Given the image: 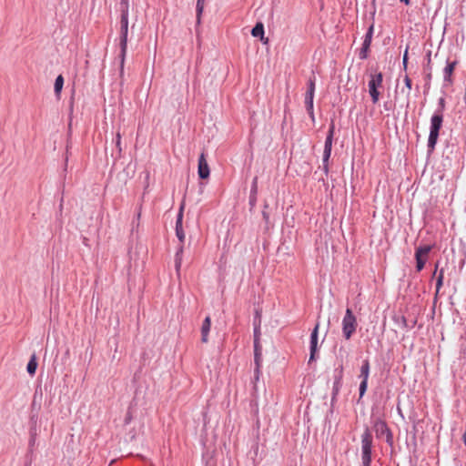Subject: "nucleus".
I'll return each instance as SVG.
<instances>
[{
  "label": "nucleus",
  "mask_w": 466,
  "mask_h": 466,
  "mask_svg": "<svg viewBox=\"0 0 466 466\" xmlns=\"http://www.w3.org/2000/svg\"><path fill=\"white\" fill-rule=\"evenodd\" d=\"M121 37H120V46H121V70H123L125 57L127 49V34H128V13L127 10L122 12L121 15Z\"/></svg>",
  "instance_id": "obj_1"
},
{
  "label": "nucleus",
  "mask_w": 466,
  "mask_h": 466,
  "mask_svg": "<svg viewBox=\"0 0 466 466\" xmlns=\"http://www.w3.org/2000/svg\"><path fill=\"white\" fill-rule=\"evenodd\" d=\"M442 122H443V116H442L441 112L436 113L431 116V130H430V135H429V139H428V147L431 149H433L435 147V145L437 143L438 137H439V131L442 126Z\"/></svg>",
  "instance_id": "obj_2"
},
{
  "label": "nucleus",
  "mask_w": 466,
  "mask_h": 466,
  "mask_svg": "<svg viewBox=\"0 0 466 466\" xmlns=\"http://www.w3.org/2000/svg\"><path fill=\"white\" fill-rule=\"evenodd\" d=\"M372 436L369 429L361 435V459L364 466H370L371 462Z\"/></svg>",
  "instance_id": "obj_3"
},
{
  "label": "nucleus",
  "mask_w": 466,
  "mask_h": 466,
  "mask_svg": "<svg viewBox=\"0 0 466 466\" xmlns=\"http://www.w3.org/2000/svg\"><path fill=\"white\" fill-rule=\"evenodd\" d=\"M373 430L376 437L380 440H384L390 446L393 445V435L387 423L378 419L374 421Z\"/></svg>",
  "instance_id": "obj_4"
},
{
  "label": "nucleus",
  "mask_w": 466,
  "mask_h": 466,
  "mask_svg": "<svg viewBox=\"0 0 466 466\" xmlns=\"http://www.w3.org/2000/svg\"><path fill=\"white\" fill-rule=\"evenodd\" d=\"M357 319L350 309H346L345 316L342 319V332L346 339H350L356 331Z\"/></svg>",
  "instance_id": "obj_5"
},
{
  "label": "nucleus",
  "mask_w": 466,
  "mask_h": 466,
  "mask_svg": "<svg viewBox=\"0 0 466 466\" xmlns=\"http://www.w3.org/2000/svg\"><path fill=\"white\" fill-rule=\"evenodd\" d=\"M382 79V74L378 73L371 75V78L369 81V93L374 104H376L380 99V92L378 91V87L381 86Z\"/></svg>",
  "instance_id": "obj_6"
},
{
  "label": "nucleus",
  "mask_w": 466,
  "mask_h": 466,
  "mask_svg": "<svg viewBox=\"0 0 466 466\" xmlns=\"http://www.w3.org/2000/svg\"><path fill=\"white\" fill-rule=\"evenodd\" d=\"M432 247L431 245H425L422 247H419L415 251V259H416V268L417 271H421L428 260L429 253L431 252Z\"/></svg>",
  "instance_id": "obj_7"
},
{
  "label": "nucleus",
  "mask_w": 466,
  "mask_h": 466,
  "mask_svg": "<svg viewBox=\"0 0 466 466\" xmlns=\"http://www.w3.org/2000/svg\"><path fill=\"white\" fill-rule=\"evenodd\" d=\"M369 375H370V362L368 360H365L362 362V365L360 368V373L359 376L361 379V382L360 385V398H362L367 390Z\"/></svg>",
  "instance_id": "obj_8"
},
{
  "label": "nucleus",
  "mask_w": 466,
  "mask_h": 466,
  "mask_svg": "<svg viewBox=\"0 0 466 466\" xmlns=\"http://www.w3.org/2000/svg\"><path fill=\"white\" fill-rule=\"evenodd\" d=\"M198 173L200 178L206 179L209 177L210 169L206 159L205 153H202L198 158Z\"/></svg>",
  "instance_id": "obj_9"
},
{
  "label": "nucleus",
  "mask_w": 466,
  "mask_h": 466,
  "mask_svg": "<svg viewBox=\"0 0 466 466\" xmlns=\"http://www.w3.org/2000/svg\"><path fill=\"white\" fill-rule=\"evenodd\" d=\"M319 325L317 324L311 333L310 336V357L309 361L313 360L315 358V353L317 351V344H318V330Z\"/></svg>",
  "instance_id": "obj_10"
},
{
  "label": "nucleus",
  "mask_w": 466,
  "mask_h": 466,
  "mask_svg": "<svg viewBox=\"0 0 466 466\" xmlns=\"http://www.w3.org/2000/svg\"><path fill=\"white\" fill-rule=\"evenodd\" d=\"M211 328V319L209 316L206 317L201 327V341L207 343L208 341V334Z\"/></svg>",
  "instance_id": "obj_11"
},
{
  "label": "nucleus",
  "mask_w": 466,
  "mask_h": 466,
  "mask_svg": "<svg viewBox=\"0 0 466 466\" xmlns=\"http://www.w3.org/2000/svg\"><path fill=\"white\" fill-rule=\"evenodd\" d=\"M456 65H457L456 61L450 62L447 64L446 67L444 68V81L448 82L449 84H452L451 76L456 67Z\"/></svg>",
  "instance_id": "obj_12"
},
{
  "label": "nucleus",
  "mask_w": 466,
  "mask_h": 466,
  "mask_svg": "<svg viewBox=\"0 0 466 466\" xmlns=\"http://www.w3.org/2000/svg\"><path fill=\"white\" fill-rule=\"evenodd\" d=\"M251 35L254 37H260V39L266 44L268 38L264 40V25L262 23H258L251 30Z\"/></svg>",
  "instance_id": "obj_13"
},
{
  "label": "nucleus",
  "mask_w": 466,
  "mask_h": 466,
  "mask_svg": "<svg viewBox=\"0 0 466 466\" xmlns=\"http://www.w3.org/2000/svg\"><path fill=\"white\" fill-rule=\"evenodd\" d=\"M313 99H314V94L307 93L305 94V106L307 108V111L310 115V116L313 118Z\"/></svg>",
  "instance_id": "obj_14"
},
{
  "label": "nucleus",
  "mask_w": 466,
  "mask_h": 466,
  "mask_svg": "<svg viewBox=\"0 0 466 466\" xmlns=\"http://www.w3.org/2000/svg\"><path fill=\"white\" fill-rule=\"evenodd\" d=\"M372 34H373V25H370L366 34V36H365V39H364V42L362 45V53L366 52L369 49L370 43H371Z\"/></svg>",
  "instance_id": "obj_15"
},
{
  "label": "nucleus",
  "mask_w": 466,
  "mask_h": 466,
  "mask_svg": "<svg viewBox=\"0 0 466 466\" xmlns=\"http://www.w3.org/2000/svg\"><path fill=\"white\" fill-rule=\"evenodd\" d=\"M330 155H331V150H329L328 149H324V152H323V158H322V162H323V171L324 173L327 175L329 173V159L330 157Z\"/></svg>",
  "instance_id": "obj_16"
},
{
  "label": "nucleus",
  "mask_w": 466,
  "mask_h": 466,
  "mask_svg": "<svg viewBox=\"0 0 466 466\" xmlns=\"http://www.w3.org/2000/svg\"><path fill=\"white\" fill-rule=\"evenodd\" d=\"M333 133H334V126L332 125L329 130V134L325 140L324 149L331 150L332 149V140H333Z\"/></svg>",
  "instance_id": "obj_17"
},
{
  "label": "nucleus",
  "mask_w": 466,
  "mask_h": 466,
  "mask_svg": "<svg viewBox=\"0 0 466 466\" xmlns=\"http://www.w3.org/2000/svg\"><path fill=\"white\" fill-rule=\"evenodd\" d=\"M185 208V203L182 202L178 210L177 222H176V229H182V221H183V212Z\"/></svg>",
  "instance_id": "obj_18"
},
{
  "label": "nucleus",
  "mask_w": 466,
  "mask_h": 466,
  "mask_svg": "<svg viewBox=\"0 0 466 466\" xmlns=\"http://www.w3.org/2000/svg\"><path fill=\"white\" fill-rule=\"evenodd\" d=\"M254 348H255V362H256V365H257V369L258 370L259 362H260V357H261V348H260L257 339L254 341Z\"/></svg>",
  "instance_id": "obj_19"
},
{
  "label": "nucleus",
  "mask_w": 466,
  "mask_h": 466,
  "mask_svg": "<svg viewBox=\"0 0 466 466\" xmlns=\"http://www.w3.org/2000/svg\"><path fill=\"white\" fill-rule=\"evenodd\" d=\"M36 368H37V362L35 360V356H32L31 360H29V362L27 364V367H26L27 372L29 374L33 375L35 373Z\"/></svg>",
  "instance_id": "obj_20"
},
{
  "label": "nucleus",
  "mask_w": 466,
  "mask_h": 466,
  "mask_svg": "<svg viewBox=\"0 0 466 466\" xmlns=\"http://www.w3.org/2000/svg\"><path fill=\"white\" fill-rule=\"evenodd\" d=\"M443 279H444V269L441 268L437 276V282H436V295L439 293L440 289H441L443 285Z\"/></svg>",
  "instance_id": "obj_21"
},
{
  "label": "nucleus",
  "mask_w": 466,
  "mask_h": 466,
  "mask_svg": "<svg viewBox=\"0 0 466 466\" xmlns=\"http://www.w3.org/2000/svg\"><path fill=\"white\" fill-rule=\"evenodd\" d=\"M64 85V77L59 75L55 81V92L56 95H59Z\"/></svg>",
  "instance_id": "obj_22"
},
{
  "label": "nucleus",
  "mask_w": 466,
  "mask_h": 466,
  "mask_svg": "<svg viewBox=\"0 0 466 466\" xmlns=\"http://www.w3.org/2000/svg\"><path fill=\"white\" fill-rule=\"evenodd\" d=\"M206 0H198L197 1V21L200 23L201 15L204 9Z\"/></svg>",
  "instance_id": "obj_23"
},
{
  "label": "nucleus",
  "mask_w": 466,
  "mask_h": 466,
  "mask_svg": "<svg viewBox=\"0 0 466 466\" xmlns=\"http://www.w3.org/2000/svg\"><path fill=\"white\" fill-rule=\"evenodd\" d=\"M307 93L315 94V78H309Z\"/></svg>",
  "instance_id": "obj_24"
},
{
  "label": "nucleus",
  "mask_w": 466,
  "mask_h": 466,
  "mask_svg": "<svg viewBox=\"0 0 466 466\" xmlns=\"http://www.w3.org/2000/svg\"><path fill=\"white\" fill-rule=\"evenodd\" d=\"M182 251H183V248L181 246L179 248L178 251L177 252V260H176L177 269H178L180 268V265H181V254H182Z\"/></svg>",
  "instance_id": "obj_25"
},
{
  "label": "nucleus",
  "mask_w": 466,
  "mask_h": 466,
  "mask_svg": "<svg viewBox=\"0 0 466 466\" xmlns=\"http://www.w3.org/2000/svg\"><path fill=\"white\" fill-rule=\"evenodd\" d=\"M176 234H177V237L179 239L180 243H183L185 240V238H186L183 228L176 229Z\"/></svg>",
  "instance_id": "obj_26"
},
{
  "label": "nucleus",
  "mask_w": 466,
  "mask_h": 466,
  "mask_svg": "<svg viewBox=\"0 0 466 466\" xmlns=\"http://www.w3.org/2000/svg\"><path fill=\"white\" fill-rule=\"evenodd\" d=\"M404 82H405V86L408 88V94H409L410 91L411 90V80L408 76H406L404 78Z\"/></svg>",
  "instance_id": "obj_27"
},
{
  "label": "nucleus",
  "mask_w": 466,
  "mask_h": 466,
  "mask_svg": "<svg viewBox=\"0 0 466 466\" xmlns=\"http://www.w3.org/2000/svg\"><path fill=\"white\" fill-rule=\"evenodd\" d=\"M407 63H408V50L406 49L405 53L403 55V66L405 69L407 67Z\"/></svg>",
  "instance_id": "obj_28"
},
{
  "label": "nucleus",
  "mask_w": 466,
  "mask_h": 466,
  "mask_svg": "<svg viewBox=\"0 0 466 466\" xmlns=\"http://www.w3.org/2000/svg\"><path fill=\"white\" fill-rule=\"evenodd\" d=\"M116 147L119 148V151H121L120 144H121V135L120 133L116 134Z\"/></svg>",
  "instance_id": "obj_29"
},
{
  "label": "nucleus",
  "mask_w": 466,
  "mask_h": 466,
  "mask_svg": "<svg viewBox=\"0 0 466 466\" xmlns=\"http://www.w3.org/2000/svg\"><path fill=\"white\" fill-rule=\"evenodd\" d=\"M256 185H257V177L254 178V182H253V190H254V192L256 191Z\"/></svg>",
  "instance_id": "obj_30"
},
{
  "label": "nucleus",
  "mask_w": 466,
  "mask_h": 466,
  "mask_svg": "<svg viewBox=\"0 0 466 466\" xmlns=\"http://www.w3.org/2000/svg\"><path fill=\"white\" fill-rule=\"evenodd\" d=\"M400 2H403L406 5H410V0H400Z\"/></svg>",
  "instance_id": "obj_31"
},
{
  "label": "nucleus",
  "mask_w": 466,
  "mask_h": 466,
  "mask_svg": "<svg viewBox=\"0 0 466 466\" xmlns=\"http://www.w3.org/2000/svg\"><path fill=\"white\" fill-rule=\"evenodd\" d=\"M440 104H441V107L444 106V99L443 98H441Z\"/></svg>",
  "instance_id": "obj_32"
},
{
  "label": "nucleus",
  "mask_w": 466,
  "mask_h": 466,
  "mask_svg": "<svg viewBox=\"0 0 466 466\" xmlns=\"http://www.w3.org/2000/svg\"><path fill=\"white\" fill-rule=\"evenodd\" d=\"M438 266H439V264L437 263L435 266V270L433 272V276H435L437 274Z\"/></svg>",
  "instance_id": "obj_33"
}]
</instances>
